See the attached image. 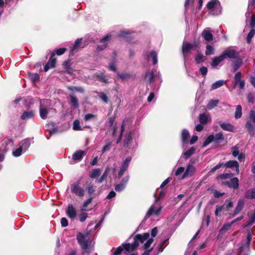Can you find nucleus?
Masks as SVG:
<instances>
[{"instance_id":"48","label":"nucleus","mask_w":255,"mask_h":255,"mask_svg":"<svg viewBox=\"0 0 255 255\" xmlns=\"http://www.w3.org/2000/svg\"><path fill=\"white\" fill-rule=\"evenodd\" d=\"M224 205L226 206V211H230V209L233 207V203L229 199L226 200V202Z\"/></svg>"},{"instance_id":"14","label":"nucleus","mask_w":255,"mask_h":255,"mask_svg":"<svg viewBox=\"0 0 255 255\" xmlns=\"http://www.w3.org/2000/svg\"><path fill=\"white\" fill-rule=\"evenodd\" d=\"M111 36V35H107L100 40V42L101 43V44L97 45V49L98 50L102 51L106 48L108 44V41L110 39Z\"/></svg>"},{"instance_id":"10","label":"nucleus","mask_w":255,"mask_h":255,"mask_svg":"<svg viewBox=\"0 0 255 255\" xmlns=\"http://www.w3.org/2000/svg\"><path fill=\"white\" fill-rule=\"evenodd\" d=\"M195 45L190 43L186 42H183L182 47V51L184 56H185L188 54L190 51L195 48Z\"/></svg>"},{"instance_id":"2","label":"nucleus","mask_w":255,"mask_h":255,"mask_svg":"<svg viewBox=\"0 0 255 255\" xmlns=\"http://www.w3.org/2000/svg\"><path fill=\"white\" fill-rule=\"evenodd\" d=\"M224 139V136L222 132H219L216 133L215 135L212 134L208 136L204 141L202 146L205 147L207 146L212 141H214L216 144H220L222 141Z\"/></svg>"},{"instance_id":"50","label":"nucleus","mask_w":255,"mask_h":255,"mask_svg":"<svg viewBox=\"0 0 255 255\" xmlns=\"http://www.w3.org/2000/svg\"><path fill=\"white\" fill-rule=\"evenodd\" d=\"M232 224V223L225 224L222 226L221 229L220 230V231H219L220 233L223 234L225 232H226L227 231H228L229 229V228L231 227Z\"/></svg>"},{"instance_id":"38","label":"nucleus","mask_w":255,"mask_h":255,"mask_svg":"<svg viewBox=\"0 0 255 255\" xmlns=\"http://www.w3.org/2000/svg\"><path fill=\"white\" fill-rule=\"evenodd\" d=\"M67 50V49L66 48H60L59 49H55L52 54V56H55V54L57 55H61L63 54Z\"/></svg>"},{"instance_id":"46","label":"nucleus","mask_w":255,"mask_h":255,"mask_svg":"<svg viewBox=\"0 0 255 255\" xmlns=\"http://www.w3.org/2000/svg\"><path fill=\"white\" fill-rule=\"evenodd\" d=\"M205 54L206 55H210L214 53V48L210 45H207L206 47Z\"/></svg>"},{"instance_id":"12","label":"nucleus","mask_w":255,"mask_h":255,"mask_svg":"<svg viewBox=\"0 0 255 255\" xmlns=\"http://www.w3.org/2000/svg\"><path fill=\"white\" fill-rule=\"evenodd\" d=\"M122 246L127 253H131L137 249V244L133 242L132 244L129 243H123Z\"/></svg>"},{"instance_id":"19","label":"nucleus","mask_w":255,"mask_h":255,"mask_svg":"<svg viewBox=\"0 0 255 255\" xmlns=\"http://www.w3.org/2000/svg\"><path fill=\"white\" fill-rule=\"evenodd\" d=\"M201 35L204 37V39L208 42L211 41L213 39V34L207 28H206L203 30Z\"/></svg>"},{"instance_id":"36","label":"nucleus","mask_w":255,"mask_h":255,"mask_svg":"<svg viewBox=\"0 0 255 255\" xmlns=\"http://www.w3.org/2000/svg\"><path fill=\"white\" fill-rule=\"evenodd\" d=\"M242 116V106L241 105H238L236 108V111L235 113V117L236 119H238L241 118Z\"/></svg>"},{"instance_id":"49","label":"nucleus","mask_w":255,"mask_h":255,"mask_svg":"<svg viewBox=\"0 0 255 255\" xmlns=\"http://www.w3.org/2000/svg\"><path fill=\"white\" fill-rule=\"evenodd\" d=\"M231 149L232 151V155L234 157L237 156L240 154L239 146L238 144L233 146Z\"/></svg>"},{"instance_id":"41","label":"nucleus","mask_w":255,"mask_h":255,"mask_svg":"<svg viewBox=\"0 0 255 255\" xmlns=\"http://www.w3.org/2000/svg\"><path fill=\"white\" fill-rule=\"evenodd\" d=\"M132 133L131 132H129L128 134L126 136L125 140H124V146H128L129 143L132 140Z\"/></svg>"},{"instance_id":"4","label":"nucleus","mask_w":255,"mask_h":255,"mask_svg":"<svg viewBox=\"0 0 255 255\" xmlns=\"http://www.w3.org/2000/svg\"><path fill=\"white\" fill-rule=\"evenodd\" d=\"M71 191L79 197H83L85 194L84 189L79 185L78 182L74 183L71 185Z\"/></svg>"},{"instance_id":"21","label":"nucleus","mask_w":255,"mask_h":255,"mask_svg":"<svg viewBox=\"0 0 255 255\" xmlns=\"http://www.w3.org/2000/svg\"><path fill=\"white\" fill-rule=\"evenodd\" d=\"M82 40V38H78L75 41L74 45L71 48V54H73L74 53L77 51L78 48L83 47L81 45Z\"/></svg>"},{"instance_id":"40","label":"nucleus","mask_w":255,"mask_h":255,"mask_svg":"<svg viewBox=\"0 0 255 255\" xmlns=\"http://www.w3.org/2000/svg\"><path fill=\"white\" fill-rule=\"evenodd\" d=\"M255 34V29L254 28H252V29L249 32L247 37V42L248 44H250L251 43L252 39L253 38Z\"/></svg>"},{"instance_id":"30","label":"nucleus","mask_w":255,"mask_h":255,"mask_svg":"<svg viewBox=\"0 0 255 255\" xmlns=\"http://www.w3.org/2000/svg\"><path fill=\"white\" fill-rule=\"evenodd\" d=\"M34 116V113L32 111H25L21 116V119L23 120H27L32 118Z\"/></svg>"},{"instance_id":"62","label":"nucleus","mask_w":255,"mask_h":255,"mask_svg":"<svg viewBox=\"0 0 255 255\" xmlns=\"http://www.w3.org/2000/svg\"><path fill=\"white\" fill-rule=\"evenodd\" d=\"M124 248L123 247L120 246L118 247L114 253L113 254V255H120L122 254V252L123 251Z\"/></svg>"},{"instance_id":"39","label":"nucleus","mask_w":255,"mask_h":255,"mask_svg":"<svg viewBox=\"0 0 255 255\" xmlns=\"http://www.w3.org/2000/svg\"><path fill=\"white\" fill-rule=\"evenodd\" d=\"M101 170L99 168L93 169L90 173L89 176L92 178H95L98 177L100 174Z\"/></svg>"},{"instance_id":"52","label":"nucleus","mask_w":255,"mask_h":255,"mask_svg":"<svg viewBox=\"0 0 255 255\" xmlns=\"http://www.w3.org/2000/svg\"><path fill=\"white\" fill-rule=\"evenodd\" d=\"M73 128L74 130H82V128L80 126V121L78 120H76L74 121Z\"/></svg>"},{"instance_id":"54","label":"nucleus","mask_w":255,"mask_h":255,"mask_svg":"<svg viewBox=\"0 0 255 255\" xmlns=\"http://www.w3.org/2000/svg\"><path fill=\"white\" fill-rule=\"evenodd\" d=\"M204 55L202 54H198L195 57V61L196 64H200L202 63L203 60Z\"/></svg>"},{"instance_id":"1","label":"nucleus","mask_w":255,"mask_h":255,"mask_svg":"<svg viewBox=\"0 0 255 255\" xmlns=\"http://www.w3.org/2000/svg\"><path fill=\"white\" fill-rule=\"evenodd\" d=\"M206 7L210 13L213 15H218L221 13L222 7L219 0H211L207 4Z\"/></svg>"},{"instance_id":"11","label":"nucleus","mask_w":255,"mask_h":255,"mask_svg":"<svg viewBox=\"0 0 255 255\" xmlns=\"http://www.w3.org/2000/svg\"><path fill=\"white\" fill-rule=\"evenodd\" d=\"M224 166L230 169L235 168L237 174L239 173V164L236 160H229L225 163H224Z\"/></svg>"},{"instance_id":"63","label":"nucleus","mask_w":255,"mask_h":255,"mask_svg":"<svg viewBox=\"0 0 255 255\" xmlns=\"http://www.w3.org/2000/svg\"><path fill=\"white\" fill-rule=\"evenodd\" d=\"M250 119L252 121L253 123H255V111L251 110L249 113Z\"/></svg>"},{"instance_id":"31","label":"nucleus","mask_w":255,"mask_h":255,"mask_svg":"<svg viewBox=\"0 0 255 255\" xmlns=\"http://www.w3.org/2000/svg\"><path fill=\"white\" fill-rule=\"evenodd\" d=\"M28 75L29 78L33 83L38 82L40 80V76L37 73H29Z\"/></svg>"},{"instance_id":"18","label":"nucleus","mask_w":255,"mask_h":255,"mask_svg":"<svg viewBox=\"0 0 255 255\" xmlns=\"http://www.w3.org/2000/svg\"><path fill=\"white\" fill-rule=\"evenodd\" d=\"M33 138H27L21 141L19 145L23 149V152H25L29 147Z\"/></svg>"},{"instance_id":"55","label":"nucleus","mask_w":255,"mask_h":255,"mask_svg":"<svg viewBox=\"0 0 255 255\" xmlns=\"http://www.w3.org/2000/svg\"><path fill=\"white\" fill-rule=\"evenodd\" d=\"M63 66L67 72L71 73V65L69 61H64L63 64Z\"/></svg>"},{"instance_id":"56","label":"nucleus","mask_w":255,"mask_h":255,"mask_svg":"<svg viewBox=\"0 0 255 255\" xmlns=\"http://www.w3.org/2000/svg\"><path fill=\"white\" fill-rule=\"evenodd\" d=\"M77 240L79 244H81L85 241L84 235L81 233H78L77 235Z\"/></svg>"},{"instance_id":"29","label":"nucleus","mask_w":255,"mask_h":255,"mask_svg":"<svg viewBox=\"0 0 255 255\" xmlns=\"http://www.w3.org/2000/svg\"><path fill=\"white\" fill-rule=\"evenodd\" d=\"M195 152V148L194 147H191L187 151L184 152L183 157L185 159H187L190 158Z\"/></svg>"},{"instance_id":"43","label":"nucleus","mask_w":255,"mask_h":255,"mask_svg":"<svg viewBox=\"0 0 255 255\" xmlns=\"http://www.w3.org/2000/svg\"><path fill=\"white\" fill-rule=\"evenodd\" d=\"M242 73L241 72H238L236 73L234 77L235 85L234 87L238 85V83L241 81Z\"/></svg>"},{"instance_id":"27","label":"nucleus","mask_w":255,"mask_h":255,"mask_svg":"<svg viewBox=\"0 0 255 255\" xmlns=\"http://www.w3.org/2000/svg\"><path fill=\"white\" fill-rule=\"evenodd\" d=\"M209 116L205 113L201 114L199 116V122L201 124L203 125L207 124L209 121Z\"/></svg>"},{"instance_id":"26","label":"nucleus","mask_w":255,"mask_h":255,"mask_svg":"<svg viewBox=\"0 0 255 255\" xmlns=\"http://www.w3.org/2000/svg\"><path fill=\"white\" fill-rule=\"evenodd\" d=\"M231 188L237 189L239 187V180L237 177H233L230 180Z\"/></svg>"},{"instance_id":"5","label":"nucleus","mask_w":255,"mask_h":255,"mask_svg":"<svg viewBox=\"0 0 255 255\" xmlns=\"http://www.w3.org/2000/svg\"><path fill=\"white\" fill-rule=\"evenodd\" d=\"M149 237L148 233H145L142 234H137L133 237L134 243H136L138 248L140 243H143Z\"/></svg>"},{"instance_id":"16","label":"nucleus","mask_w":255,"mask_h":255,"mask_svg":"<svg viewBox=\"0 0 255 255\" xmlns=\"http://www.w3.org/2000/svg\"><path fill=\"white\" fill-rule=\"evenodd\" d=\"M195 171H196V169H195V167L193 165L189 164L187 166V168L182 177V178L184 179L186 177L192 176L195 172Z\"/></svg>"},{"instance_id":"45","label":"nucleus","mask_w":255,"mask_h":255,"mask_svg":"<svg viewBox=\"0 0 255 255\" xmlns=\"http://www.w3.org/2000/svg\"><path fill=\"white\" fill-rule=\"evenodd\" d=\"M68 89L72 91H76L77 92L83 93L84 92V89L81 87L68 86Z\"/></svg>"},{"instance_id":"24","label":"nucleus","mask_w":255,"mask_h":255,"mask_svg":"<svg viewBox=\"0 0 255 255\" xmlns=\"http://www.w3.org/2000/svg\"><path fill=\"white\" fill-rule=\"evenodd\" d=\"M243 63L242 60L241 58H238L236 60L233 61L232 62V72H235L241 66Z\"/></svg>"},{"instance_id":"57","label":"nucleus","mask_w":255,"mask_h":255,"mask_svg":"<svg viewBox=\"0 0 255 255\" xmlns=\"http://www.w3.org/2000/svg\"><path fill=\"white\" fill-rule=\"evenodd\" d=\"M117 76L118 77L121 79L122 81H124L127 78H129L130 75L127 73H119V72L117 73Z\"/></svg>"},{"instance_id":"58","label":"nucleus","mask_w":255,"mask_h":255,"mask_svg":"<svg viewBox=\"0 0 255 255\" xmlns=\"http://www.w3.org/2000/svg\"><path fill=\"white\" fill-rule=\"evenodd\" d=\"M90 243L89 240H85V241L81 243V244H80V245L82 249L86 250L88 249Z\"/></svg>"},{"instance_id":"64","label":"nucleus","mask_w":255,"mask_h":255,"mask_svg":"<svg viewBox=\"0 0 255 255\" xmlns=\"http://www.w3.org/2000/svg\"><path fill=\"white\" fill-rule=\"evenodd\" d=\"M250 25L252 28L255 27V14H253L252 15Z\"/></svg>"},{"instance_id":"53","label":"nucleus","mask_w":255,"mask_h":255,"mask_svg":"<svg viewBox=\"0 0 255 255\" xmlns=\"http://www.w3.org/2000/svg\"><path fill=\"white\" fill-rule=\"evenodd\" d=\"M223 210L226 211V206L224 204L222 206H216V208L215 211V215L216 216H218L219 213Z\"/></svg>"},{"instance_id":"8","label":"nucleus","mask_w":255,"mask_h":255,"mask_svg":"<svg viewBox=\"0 0 255 255\" xmlns=\"http://www.w3.org/2000/svg\"><path fill=\"white\" fill-rule=\"evenodd\" d=\"M67 216L71 219H74L77 216L76 210L72 204H69L66 211Z\"/></svg>"},{"instance_id":"37","label":"nucleus","mask_w":255,"mask_h":255,"mask_svg":"<svg viewBox=\"0 0 255 255\" xmlns=\"http://www.w3.org/2000/svg\"><path fill=\"white\" fill-rule=\"evenodd\" d=\"M150 57L152 60V63L155 65L157 63V54L156 51L152 50L150 52Z\"/></svg>"},{"instance_id":"13","label":"nucleus","mask_w":255,"mask_h":255,"mask_svg":"<svg viewBox=\"0 0 255 255\" xmlns=\"http://www.w3.org/2000/svg\"><path fill=\"white\" fill-rule=\"evenodd\" d=\"M129 180V177L128 176H126L122 179V180L121 183L118 184H117L115 189V190L117 192H121L125 188L126 185L127 184L128 181Z\"/></svg>"},{"instance_id":"3","label":"nucleus","mask_w":255,"mask_h":255,"mask_svg":"<svg viewBox=\"0 0 255 255\" xmlns=\"http://www.w3.org/2000/svg\"><path fill=\"white\" fill-rule=\"evenodd\" d=\"M50 105L49 100H43L41 101V105L39 110L40 116L42 119L47 118V114L50 108L48 106Z\"/></svg>"},{"instance_id":"22","label":"nucleus","mask_w":255,"mask_h":255,"mask_svg":"<svg viewBox=\"0 0 255 255\" xmlns=\"http://www.w3.org/2000/svg\"><path fill=\"white\" fill-rule=\"evenodd\" d=\"M224 60V59L221 54L218 56H216L212 59V62L211 63V66L213 68L216 67L221 62L223 61Z\"/></svg>"},{"instance_id":"9","label":"nucleus","mask_w":255,"mask_h":255,"mask_svg":"<svg viewBox=\"0 0 255 255\" xmlns=\"http://www.w3.org/2000/svg\"><path fill=\"white\" fill-rule=\"evenodd\" d=\"M161 209V207L155 209L154 206L153 205L151 206L148 209L147 212L146 213L144 219L147 220L150 216H151L153 214H154L156 216L159 215Z\"/></svg>"},{"instance_id":"59","label":"nucleus","mask_w":255,"mask_h":255,"mask_svg":"<svg viewBox=\"0 0 255 255\" xmlns=\"http://www.w3.org/2000/svg\"><path fill=\"white\" fill-rule=\"evenodd\" d=\"M255 223V217L252 215V216L250 218V220L246 222V224L244 225V227L246 228L248 226H251L252 224Z\"/></svg>"},{"instance_id":"15","label":"nucleus","mask_w":255,"mask_h":255,"mask_svg":"<svg viewBox=\"0 0 255 255\" xmlns=\"http://www.w3.org/2000/svg\"><path fill=\"white\" fill-rule=\"evenodd\" d=\"M245 127L250 135L253 136L255 134V127L251 120L247 121Z\"/></svg>"},{"instance_id":"60","label":"nucleus","mask_w":255,"mask_h":255,"mask_svg":"<svg viewBox=\"0 0 255 255\" xmlns=\"http://www.w3.org/2000/svg\"><path fill=\"white\" fill-rule=\"evenodd\" d=\"M54 56H52V54L51 55L50 58L48 61V62H50V66L52 68H54L55 66L56 59L54 58Z\"/></svg>"},{"instance_id":"35","label":"nucleus","mask_w":255,"mask_h":255,"mask_svg":"<svg viewBox=\"0 0 255 255\" xmlns=\"http://www.w3.org/2000/svg\"><path fill=\"white\" fill-rule=\"evenodd\" d=\"M219 103V100H211L207 105V108L209 110H211L217 106Z\"/></svg>"},{"instance_id":"61","label":"nucleus","mask_w":255,"mask_h":255,"mask_svg":"<svg viewBox=\"0 0 255 255\" xmlns=\"http://www.w3.org/2000/svg\"><path fill=\"white\" fill-rule=\"evenodd\" d=\"M247 100H248V101L249 103H254L255 97H254V95L253 94V93H248L247 95Z\"/></svg>"},{"instance_id":"23","label":"nucleus","mask_w":255,"mask_h":255,"mask_svg":"<svg viewBox=\"0 0 255 255\" xmlns=\"http://www.w3.org/2000/svg\"><path fill=\"white\" fill-rule=\"evenodd\" d=\"M70 104L71 106L74 109L77 108L79 106L78 100L74 94H70L69 95Z\"/></svg>"},{"instance_id":"28","label":"nucleus","mask_w":255,"mask_h":255,"mask_svg":"<svg viewBox=\"0 0 255 255\" xmlns=\"http://www.w3.org/2000/svg\"><path fill=\"white\" fill-rule=\"evenodd\" d=\"M154 72L153 71H147L145 74L144 78L146 79L149 83H152L154 81Z\"/></svg>"},{"instance_id":"20","label":"nucleus","mask_w":255,"mask_h":255,"mask_svg":"<svg viewBox=\"0 0 255 255\" xmlns=\"http://www.w3.org/2000/svg\"><path fill=\"white\" fill-rule=\"evenodd\" d=\"M219 125L220 127L224 130L228 131H233L234 130V126L230 123L220 121L219 122Z\"/></svg>"},{"instance_id":"33","label":"nucleus","mask_w":255,"mask_h":255,"mask_svg":"<svg viewBox=\"0 0 255 255\" xmlns=\"http://www.w3.org/2000/svg\"><path fill=\"white\" fill-rule=\"evenodd\" d=\"M189 137V133L188 131L185 129H184L182 131L181 133V140L183 143L187 142Z\"/></svg>"},{"instance_id":"7","label":"nucleus","mask_w":255,"mask_h":255,"mask_svg":"<svg viewBox=\"0 0 255 255\" xmlns=\"http://www.w3.org/2000/svg\"><path fill=\"white\" fill-rule=\"evenodd\" d=\"M237 54V52L235 49L228 48L224 50L222 53L221 54L222 57L224 59L228 58L230 59L236 58V54Z\"/></svg>"},{"instance_id":"17","label":"nucleus","mask_w":255,"mask_h":255,"mask_svg":"<svg viewBox=\"0 0 255 255\" xmlns=\"http://www.w3.org/2000/svg\"><path fill=\"white\" fill-rule=\"evenodd\" d=\"M245 205V201L244 199H240L238 200L237 205L234 211L232 213V215L233 217H235L237 215H238L243 209Z\"/></svg>"},{"instance_id":"25","label":"nucleus","mask_w":255,"mask_h":255,"mask_svg":"<svg viewBox=\"0 0 255 255\" xmlns=\"http://www.w3.org/2000/svg\"><path fill=\"white\" fill-rule=\"evenodd\" d=\"M86 152L83 150H78L75 152L72 155V158L74 160H81L84 155L86 154Z\"/></svg>"},{"instance_id":"51","label":"nucleus","mask_w":255,"mask_h":255,"mask_svg":"<svg viewBox=\"0 0 255 255\" xmlns=\"http://www.w3.org/2000/svg\"><path fill=\"white\" fill-rule=\"evenodd\" d=\"M126 121H127L124 120L123 121V123H122V124L121 125V134H120V137L119 138V139L117 141V143H119L120 142L121 140L123 133L125 129V126H126Z\"/></svg>"},{"instance_id":"44","label":"nucleus","mask_w":255,"mask_h":255,"mask_svg":"<svg viewBox=\"0 0 255 255\" xmlns=\"http://www.w3.org/2000/svg\"><path fill=\"white\" fill-rule=\"evenodd\" d=\"M93 200V198L91 197L86 200L83 203L82 205V207L81 209V211L82 212L83 211H86L87 210L86 209V208L88 206L89 204H90Z\"/></svg>"},{"instance_id":"6","label":"nucleus","mask_w":255,"mask_h":255,"mask_svg":"<svg viewBox=\"0 0 255 255\" xmlns=\"http://www.w3.org/2000/svg\"><path fill=\"white\" fill-rule=\"evenodd\" d=\"M131 159V157H128L123 161V163L120 167V171L118 172V178H121L125 171L127 170Z\"/></svg>"},{"instance_id":"47","label":"nucleus","mask_w":255,"mask_h":255,"mask_svg":"<svg viewBox=\"0 0 255 255\" xmlns=\"http://www.w3.org/2000/svg\"><path fill=\"white\" fill-rule=\"evenodd\" d=\"M169 239H166L164 240L158 246V250L159 253H161L163 252L164 249L165 248L164 245L168 242Z\"/></svg>"},{"instance_id":"34","label":"nucleus","mask_w":255,"mask_h":255,"mask_svg":"<svg viewBox=\"0 0 255 255\" xmlns=\"http://www.w3.org/2000/svg\"><path fill=\"white\" fill-rule=\"evenodd\" d=\"M245 197L248 199L255 198V188L248 190L245 194Z\"/></svg>"},{"instance_id":"32","label":"nucleus","mask_w":255,"mask_h":255,"mask_svg":"<svg viewBox=\"0 0 255 255\" xmlns=\"http://www.w3.org/2000/svg\"><path fill=\"white\" fill-rule=\"evenodd\" d=\"M225 83V81L223 80L217 81L212 85L211 90H213L219 88L222 86Z\"/></svg>"},{"instance_id":"42","label":"nucleus","mask_w":255,"mask_h":255,"mask_svg":"<svg viewBox=\"0 0 255 255\" xmlns=\"http://www.w3.org/2000/svg\"><path fill=\"white\" fill-rule=\"evenodd\" d=\"M23 152V149L19 146L15 150L12 151V155L14 157H18L20 156Z\"/></svg>"}]
</instances>
